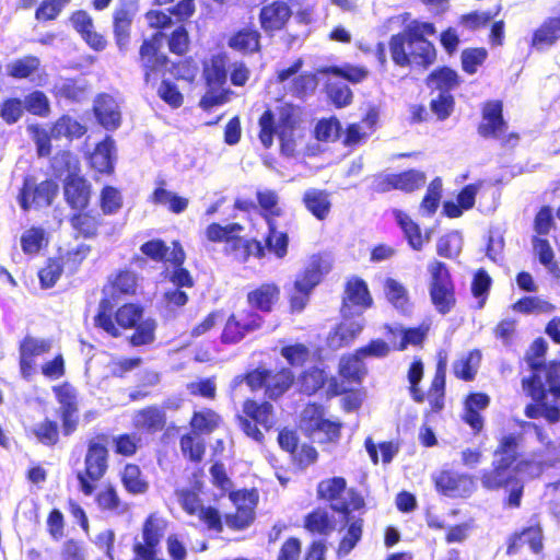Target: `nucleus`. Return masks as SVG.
Wrapping results in <instances>:
<instances>
[{
	"instance_id": "1",
	"label": "nucleus",
	"mask_w": 560,
	"mask_h": 560,
	"mask_svg": "<svg viewBox=\"0 0 560 560\" xmlns=\"http://www.w3.org/2000/svg\"><path fill=\"white\" fill-rule=\"evenodd\" d=\"M136 290V273L128 269L118 270L103 289L105 296L100 300L94 326L113 338L120 337L126 330H133L128 342L132 347H141L155 340L156 320L144 318V307L139 303H124L116 310L113 305V301L131 296Z\"/></svg>"
},
{
	"instance_id": "2",
	"label": "nucleus",
	"mask_w": 560,
	"mask_h": 560,
	"mask_svg": "<svg viewBox=\"0 0 560 560\" xmlns=\"http://www.w3.org/2000/svg\"><path fill=\"white\" fill-rule=\"evenodd\" d=\"M522 442L521 433L503 434L493 452L498 460L492 463L491 468L483 469L480 474V482L486 491H506L502 501L504 509L516 510L522 505L525 482L517 476L518 474L534 479L540 477L544 470V463L522 456Z\"/></svg>"
},
{
	"instance_id": "3",
	"label": "nucleus",
	"mask_w": 560,
	"mask_h": 560,
	"mask_svg": "<svg viewBox=\"0 0 560 560\" xmlns=\"http://www.w3.org/2000/svg\"><path fill=\"white\" fill-rule=\"evenodd\" d=\"M317 499L329 503L332 512L342 516L340 530L343 532L337 546L338 557L348 556L362 540L364 518L351 515L365 508L363 495L354 488L348 489L343 477H331L318 482Z\"/></svg>"
},
{
	"instance_id": "4",
	"label": "nucleus",
	"mask_w": 560,
	"mask_h": 560,
	"mask_svg": "<svg viewBox=\"0 0 560 560\" xmlns=\"http://www.w3.org/2000/svg\"><path fill=\"white\" fill-rule=\"evenodd\" d=\"M532 372L522 380V388L532 399L524 408L528 419L560 421V363H532Z\"/></svg>"
},
{
	"instance_id": "5",
	"label": "nucleus",
	"mask_w": 560,
	"mask_h": 560,
	"mask_svg": "<svg viewBox=\"0 0 560 560\" xmlns=\"http://www.w3.org/2000/svg\"><path fill=\"white\" fill-rule=\"evenodd\" d=\"M436 32L431 22L412 21L401 32L393 34L388 48L393 62L400 68L412 65L428 69L436 61L438 52L434 44L425 36Z\"/></svg>"
},
{
	"instance_id": "6",
	"label": "nucleus",
	"mask_w": 560,
	"mask_h": 560,
	"mask_svg": "<svg viewBox=\"0 0 560 560\" xmlns=\"http://www.w3.org/2000/svg\"><path fill=\"white\" fill-rule=\"evenodd\" d=\"M162 32H155L141 40L138 48L137 62L145 85L155 86L167 71H175L174 79L192 83L197 77L198 66L191 58L171 61L161 50Z\"/></svg>"
},
{
	"instance_id": "7",
	"label": "nucleus",
	"mask_w": 560,
	"mask_h": 560,
	"mask_svg": "<svg viewBox=\"0 0 560 560\" xmlns=\"http://www.w3.org/2000/svg\"><path fill=\"white\" fill-rule=\"evenodd\" d=\"M258 139L261 145L270 149L277 136L280 151L285 156L295 154L298 142L304 136L299 109L290 103L280 105L277 113L267 107L258 118Z\"/></svg>"
},
{
	"instance_id": "8",
	"label": "nucleus",
	"mask_w": 560,
	"mask_h": 560,
	"mask_svg": "<svg viewBox=\"0 0 560 560\" xmlns=\"http://www.w3.org/2000/svg\"><path fill=\"white\" fill-rule=\"evenodd\" d=\"M109 435L105 432L95 433L86 441L83 468L75 472L79 491L91 497L109 469Z\"/></svg>"
},
{
	"instance_id": "9",
	"label": "nucleus",
	"mask_w": 560,
	"mask_h": 560,
	"mask_svg": "<svg viewBox=\"0 0 560 560\" xmlns=\"http://www.w3.org/2000/svg\"><path fill=\"white\" fill-rule=\"evenodd\" d=\"M245 228L238 222L222 225L212 222L207 225L205 236L210 243H223V253L234 261L246 264L250 257H255L256 238L246 237L242 233Z\"/></svg>"
},
{
	"instance_id": "10",
	"label": "nucleus",
	"mask_w": 560,
	"mask_h": 560,
	"mask_svg": "<svg viewBox=\"0 0 560 560\" xmlns=\"http://www.w3.org/2000/svg\"><path fill=\"white\" fill-rule=\"evenodd\" d=\"M228 56L224 52H218L202 61V79L207 88L206 93L199 101V106L206 112L213 107L226 104L233 91L224 88L228 79Z\"/></svg>"
},
{
	"instance_id": "11",
	"label": "nucleus",
	"mask_w": 560,
	"mask_h": 560,
	"mask_svg": "<svg viewBox=\"0 0 560 560\" xmlns=\"http://www.w3.org/2000/svg\"><path fill=\"white\" fill-rule=\"evenodd\" d=\"M294 374L289 368L272 371L259 365L235 376L233 382L235 385L246 383L252 392L264 388L265 395L269 399L277 400L289 390L294 383Z\"/></svg>"
},
{
	"instance_id": "12",
	"label": "nucleus",
	"mask_w": 560,
	"mask_h": 560,
	"mask_svg": "<svg viewBox=\"0 0 560 560\" xmlns=\"http://www.w3.org/2000/svg\"><path fill=\"white\" fill-rule=\"evenodd\" d=\"M429 295L431 303L441 315L448 314L456 305V290L450 268L441 260L428 265Z\"/></svg>"
},
{
	"instance_id": "13",
	"label": "nucleus",
	"mask_w": 560,
	"mask_h": 560,
	"mask_svg": "<svg viewBox=\"0 0 560 560\" xmlns=\"http://www.w3.org/2000/svg\"><path fill=\"white\" fill-rule=\"evenodd\" d=\"M235 420L242 432L261 444L265 441V434L259 429L270 430L273 424V406L267 400L258 401L254 398H247L243 401L242 413L236 415Z\"/></svg>"
},
{
	"instance_id": "14",
	"label": "nucleus",
	"mask_w": 560,
	"mask_h": 560,
	"mask_svg": "<svg viewBox=\"0 0 560 560\" xmlns=\"http://www.w3.org/2000/svg\"><path fill=\"white\" fill-rule=\"evenodd\" d=\"M57 194L58 185L54 179L37 183L35 176L25 175L18 194V202L24 211L32 207L46 208L52 205Z\"/></svg>"
},
{
	"instance_id": "15",
	"label": "nucleus",
	"mask_w": 560,
	"mask_h": 560,
	"mask_svg": "<svg viewBox=\"0 0 560 560\" xmlns=\"http://www.w3.org/2000/svg\"><path fill=\"white\" fill-rule=\"evenodd\" d=\"M264 323L262 316L253 310L232 313L223 325L220 341L222 345H236L247 335L259 330Z\"/></svg>"
},
{
	"instance_id": "16",
	"label": "nucleus",
	"mask_w": 560,
	"mask_h": 560,
	"mask_svg": "<svg viewBox=\"0 0 560 560\" xmlns=\"http://www.w3.org/2000/svg\"><path fill=\"white\" fill-rule=\"evenodd\" d=\"M420 394L422 395V397H419L417 394H413L410 397L417 404H422L424 401L428 402L429 407L428 409L424 410L425 418H429L432 415L440 413L444 409L446 398L445 357L439 358L428 390L423 392L420 388Z\"/></svg>"
},
{
	"instance_id": "17",
	"label": "nucleus",
	"mask_w": 560,
	"mask_h": 560,
	"mask_svg": "<svg viewBox=\"0 0 560 560\" xmlns=\"http://www.w3.org/2000/svg\"><path fill=\"white\" fill-rule=\"evenodd\" d=\"M432 481L438 493L450 498L466 499L476 491L472 475L453 469H441L432 476Z\"/></svg>"
},
{
	"instance_id": "18",
	"label": "nucleus",
	"mask_w": 560,
	"mask_h": 560,
	"mask_svg": "<svg viewBox=\"0 0 560 560\" xmlns=\"http://www.w3.org/2000/svg\"><path fill=\"white\" fill-rule=\"evenodd\" d=\"M52 393L59 404L58 417L63 423V436L68 438L80 424L78 393L69 382L54 386Z\"/></svg>"
},
{
	"instance_id": "19",
	"label": "nucleus",
	"mask_w": 560,
	"mask_h": 560,
	"mask_svg": "<svg viewBox=\"0 0 560 560\" xmlns=\"http://www.w3.org/2000/svg\"><path fill=\"white\" fill-rule=\"evenodd\" d=\"M425 174L415 168L395 174H377L373 179V189L378 194L390 190H400L408 194L421 188L425 184Z\"/></svg>"
},
{
	"instance_id": "20",
	"label": "nucleus",
	"mask_w": 560,
	"mask_h": 560,
	"mask_svg": "<svg viewBox=\"0 0 560 560\" xmlns=\"http://www.w3.org/2000/svg\"><path fill=\"white\" fill-rule=\"evenodd\" d=\"M373 304L374 300L366 281L358 276L348 278L345 283L340 306L343 318L351 315L354 310L362 314L371 308Z\"/></svg>"
},
{
	"instance_id": "21",
	"label": "nucleus",
	"mask_w": 560,
	"mask_h": 560,
	"mask_svg": "<svg viewBox=\"0 0 560 560\" xmlns=\"http://www.w3.org/2000/svg\"><path fill=\"white\" fill-rule=\"evenodd\" d=\"M505 544L508 556L517 555L525 546L535 555L541 553L544 550V529L537 516L534 515L530 518L529 525L511 533Z\"/></svg>"
},
{
	"instance_id": "22",
	"label": "nucleus",
	"mask_w": 560,
	"mask_h": 560,
	"mask_svg": "<svg viewBox=\"0 0 560 560\" xmlns=\"http://www.w3.org/2000/svg\"><path fill=\"white\" fill-rule=\"evenodd\" d=\"M51 340L46 338H36L26 335L19 342V368L21 376L28 381L36 373L37 357L47 354L51 350Z\"/></svg>"
},
{
	"instance_id": "23",
	"label": "nucleus",
	"mask_w": 560,
	"mask_h": 560,
	"mask_svg": "<svg viewBox=\"0 0 560 560\" xmlns=\"http://www.w3.org/2000/svg\"><path fill=\"white\" fill-rule=\"evenodd\" d=\"M69 23L86 46L93 51H103L108 46L105 34L97 32L93 16L83 9L74 10L69 15Z\"/></svg>"
},
{
	"instance_id": "24",
	"label": "nucleus",
	"mask_w": 560,
	"mask_h": 560,
	"mask_svg": "<svg viewBox=\"0 0 560 560\" xmlns=\"http://www.w3.org/2000/svg\"><path fill=\"white\" fill-rule=\"evenodd\" d=\"M277 441L280 448L288 452L292 462L300 468L313 465L318 458V453L313 445L304 443L299 447L300 438L293 429L279 430Z\"/></svg>"
},
{
	"instance_id": "25",
	"label": "nucleus",
	"mask_w": 560,
	"mask_h": 560,
	"mask_svg": "<svg viewBox=\"0 0 560 560\" xmlns=\"http://www.w3.org/2000/svg\"><path fill=\"white\" fill-rule=\"evenodd\" d=\"M136 13L137 4L133 0H121L113 11V35L119 51H126L129 47Z\"/></svg>"
},
{
	"instance_id": "26",
	"label": "nucleus",
	"mask_w": 560,
	"mask_h": 560,
	"mask_svg": "<svg viewBox=\"0 0 560 560\" xmlns=\"http://www.w3.org/2000/svg\"><path fill=\"white\" fill-rule=\"evenodd\" d=\"M63 199L67 206L73 210H85L92 200V185L77 172H70L62 184Z\"/></svg>"
},
{
	"instance_id": "27",
	"label": "nucleus",
	"mask_w": 560,
	"mask_h": 560,
	"mask_svg": "<svg viewBox=\"0 0 560 560\" xmlns=\"http://www.w3.org/2000/svg\"><path fill=\"white\" fill-rule=\"evenodd\" d=\"M235 511L225 515L226 525L233 530L247 528L255 520V501L247 490H234L229 493Z\"/></svg>"
},
{
	"instance_id": "28",
	"label": "nucleus",
	"mask_w": 560,
	"mask_h": 560,
	"mask_svg": "<svg viewBox=\"0 0 560 560\" xmlns=\"http://www.w3.org/2000/svg\"><path fill=\"white\" fill-rule=\"evenodd\" d=\"M482 120L478 125V133L485 139H499L505 136L508 122L503 117L501 100L487 101L481 109Z\"/></svg>"
},
{
	"instance_id": "29",
	"label": "nucleus",
	"mask_w": 560,
	"mask_h": 560,
	"mask_svg": "<svg viewBox=\"0 0 560 560\" xmlns=\"http://www.w3.org/2000/svg\"><path fill=\"white\" fill-rule=\"evenodd\" d=\"M331 260L322 254L313 255L307 266L296 277L294 288L298 293L310 294L331 269Z\"/></svg>"
},
{
	"instance_id": "30",
	"label": "nucleus",
	"mask_w": 560,
	"mask_h": 560,
	"mask_svg": "<svg viewBox=\"0 0 560 560\" xmlns=\"http://www.w3.org/2000/svg\"><path fill=\"white\" fill-rule=\"evenodd\" d=\"M267 233L262 240L256 238L255 258L262 259L267 254L277 259H283L288 255L289 235L287 232L278 231L277 222H266Z\"/></svg>"
},
{
	"instance_id": "31",
	"label": "nucleus",
	"mask_w": 560,
	"mask_h": 560,
	"mask_svg": "<svg viewBox=\"0 0 560 560\" xmlns=\"http://www.w3.org/2000/svg\"><path fill=\"white\" fill-rule=\"evenodd\" d=\"M291 16L292 10L288 2L283 0H273L261 7L258 20L261 30L268 35H273L276 32L285 28Z\"/></svg>"
},
{
	"instance_id": "32",
	"label": "nucleus",
	"mask_w": 560,
	"mask_h": 560,
	"mask_svg": "<svg viewBox=\"0 0 560 560\" xmlns=\"http://www.w3.org/2000/svg\"><path fill=\"white\" fill-rule=\"evenodd\" d=\"M281 301V288L277 282H261L246 294V302L250 310L269 314L275 311Z\"/></svg>"
},
{
	"instance_id": "33",
	"label": "nucleus",
	"mask_w": 560,
	"mask_h": 560,
	"mask_svg": "<svg viewBox=\"0 0 560 560\" xmlns=\"http://www.w3.org/2000/svg\"><path fill=\"white\" fill-rule=\"evenodd\" d=\"M311 411L310 416H303L307 434L313 435L315 432H323L325 436L319 443H337L341 438L342 422L325 419L322 408L315 404L311 406Z\"/></svg>"
},
{
	"instance_id": "34",
	"label": "nucleus",
	"mask_w": 560,
	"mask_h": 560,
	"mask_svg": "<svg viewBox=\"0 0 560 560\" xmlns=\"http://www.w3.org/2000/svg\"><path fill=\"white\" fill-rule=\"evenodd\" d=\"M378 117V109L370 107L360 121L347 125L341 140L342 144L353 148L364 143L376 130Z\"/></svg>"
},
{
	"instance_id": "35",
	"label": "nucleus",
	"mask_w": 560,
	"mask_h": 560,
	"mask_svg": "<svg viewBox=\"0 0 560 560\" xmlns=\"http://www.w3.org/2000/svg\"><path fill=\"white\" fill-rule=\"evenodd\" d=\"M68 222L72 229L74 240L97 237L100 229L104 224L101 214L89 208L70 213Z\"/></svg>"
},
{
	"instance_id": "36",
	"label": "nucleus",
	"mask_w": 560,
	"mask_h": 560,
	"mask_svg": "<svg viewBox=\"0 0 560 560\" xmlns=\"http://www.w3.org/2000/svg\"><path fill=\"white\" fill-rule=\"evenodd\" d=\"M164 530L165 523L154 514H150L142 524L141 540L133 541L131 551L159 553Z\"/></svg>"
},
{
	"instance_id": "37",
	"label": "nucleus",
	"mask_w": 560,
	"mask_h": 560,
	"mask_svg": "<svg viewBox=\"0 0 560 560\" xmlns=\"http://www.w3.org/2000/svg\"><path fill=\"white\" fill-rule=\"evenodd\" d=\"M490 397L482 392L469 393L464 399V411L462 420L470 427L475 434H479L485 424L483 417L480 411L488 408Z\"/></svg>"
},
{
	"instance_id": "38",
	"label": "nucleus",
	"mask_w": 560,
	"mask_h": 560,
	"mask_svg": "<svg viewBox=\"0 0 560 560\" xmlns=\"http://www.w3.org/2000/svg\"><path fill=\"white\" fill-rule=\"evenodd\" d=\"M132 425L138 431L155 434L165 429L166 413L161 407L149 405L135 412Z\"/></svg>"
},
{
	"instance_id": "39",
	"label": "nucleus",
	"mask_w": 560,
	"mask_h": 560,
	"mask_svg": "<svg viewBox=\"0 0 560 560\" xmlns=\"http://www.w3.org/2000/svg\"><path fill=\"white\" fill-rule=\"evenodd\" d=\"M186 253L178 240L172 242L171 256L168 261L173 266V270L168 277L170 282L176 288H192L195 280L190 271L184 268Z\"/></svg>"
},
{
	"instance_id": "40",
	"label": "nucleus",
	"mask_w": 560,
	"mask_h": 560,
	"mask_svg": "<svg viewBox=\"0 0 560 560\" xmlns=\"http://www.w3.org/2000/svg\"><path fill=\"white\" fill-rule=\"evenodd\" d=\"M189 431L198 435H210L223 424L222 416L210 407L195 409L188 421Z\"/></svg>"
},
{
	"instance_id": "41",
	"label": "nucleus",
	"mask_w": 560,
	"mask_h": 560,
	"mask_svg": "<svg viewBox=\"0 0 560 560\" xmlns=\"http://www.w3.org/2000/svg\"><path fill=\"white\" fill-rule=\"evenodd\" d=\"M261 35L259 31L253 26H245L235 31L228 39V46L244 56L254 55L261 49Z\"/></svg>"
},
{
	"instance_id": "42",
	"label": "nucleus",
	"mask_w": 560,
	"mask_h": 560,
	"mask_svg": "<svg viewBox=\"0 0 560 560\" xmlns=\"http://www.w3.org/2000/svg\"><path fill=\"white\" fill-rule=\"evenodd\" d=\"M302 526L312 536L327 537L335 530L336 523L326 508L316 506L304 515Z\"/></svg>"
},
{
	"instance_id": "43",
	"label": "nucleus",
	"mask_w": 560,
	"mask_h": 560,
	"mask_svg": "<svg viewBox=\"0 0 560 560\" xmlns=\"http://www.w3.org/2000/svg\"><path fill=\"white\" fill-rule=\"evenodd\" d=\"M90 166L98 174L112 175L115 171V143L106 136L90 155Z\"/></svg>"
},
{
	"instance_id": "44",
	"label": "nucleus",
	"mask_w": 560,
	"mask_h": 560,
	"mask_svg": "<svg viewBox=\"0 0 560 560\" xmlns=\"http://www.w3.org/2000/svg\"><path fill=\"white\" fill-rule=\"evenodd\" d=\"M93 114L106 129H116L120 125V113L115 100L109 94L101 93L95 97Z\"/></svg>"
},
{
	"instance_id": "45",
	"label": "nucleus",
	"mask_w": 560,
	"mask_h": 560,
	"mask_svg": "<svg viewBox=\"0 0 560 560\" xmlns=\"http://www.w3.org/2000/svg\"><path fill=\"white\" fill-rule=\"evenodd\" d=\"M42 67L40 59L35 55H24L12 59L5 65V75L15 81H32Z\"/></svg>"
},
{
	"instance_id": "46",
	"label": "nucleus",
	"mask_w": 560,
	"mask_h": 560,
	"mask_svg": "<svg viewBox=\"0 0 560 560\" xmlns=\"http://www.w3.org/2000/svg\"><path fill=\"white\" fill-rule=\"evenodd\" d=\"M460 78L456 70L448 66H440L432 70L425 78V84L432 91L440 94H451L460 84Z\"/></svg>"
},
{
	"instance_id": "47",
	"label": "nucleus",
	"mask_w": 560,
	"mask_h": 560,
	"mask_svg": "<svg viewBox=\"0 0 560 560\" xmlns=\"http://www.w3.org/2000/svg\"><path fill=\"white\" fill-rule=\"evenodd\" d=\"M302 202L314 218L324 221L331 210V194L325 189L310 188L304 191Z\"/></svg>"
},
{
	"instance_id": "48",
	"label": "nucleus",
	"mask_w": 560,
	"mask_h": 560,
	"mask_svg": "<svg viewBox=\"0 0 560 560\" xmlns=\"http://www.w3.org/2000/svg\"><path fill=\"white\" fill-rule=\"evenodd\" d=\"M560 39V16L546 19L533 33L530 47L541 51Z\"/></svg>"
},
{
	"instance_id": "49",
	"label": "nucleus",
	"mask_w": 560,
	"mask_h": 560,
	"mask_svg": "<svg viewBox=\"0 0 560 560\" xmlns=\"http://www.w3.org/2000/svg\"><path fill=\"white\" fill-rule=\"evenodd\" d=\"M119 479L124 489L129 494H143L149 489V482L140 466L136 463L125 464L119 471Z\"/></svg>"
},
{
	"instance_id": "50",
	"label": "nucleus",
	"mask_w": 560,
	"mask_h": 560,
	"mask_svg": "<svg viewBox=\"0 0 560 560\" xmlns=\"http://www.w3.org/2000/svg\"><path fill=\"white\" fill-rule=\"evenodd\" d=\"M51 132L55 140L66 138L73 141L82 138L88 132V127L71 115L62 114L51 124Z\"/></svg>"
},
{
	"instance_id": "51",
	"label": "nucleus",
	"mask_w": 560,
	"mask_h": 560,
	"mask_svg": "<svg viewBox=\"0 0 560 560\" xmlns=\"http://www.w3.org/2000/svg\"><path fill=\"white\" fill-rule=\"evenodd\" d=\"M36 441L47 447H55L59 444L61 435L63 436V423L45 417L40 422L35 424L31 430Z\"/></svg>"
},
{
	"instance_id": "52",
	"label": "nucleus",
	"mask_w": 560,
	"mask_h": 560,
	"mask_svg": "<svg viewBox=\"0 0 560 560\" xmlns=\"http://www.w3.org/2000/svg\"><path fill=\"white\" fill-rule=\"evenodd\" d=\"M94 502L101 512L110 514H121L126 510V505L121 500L116 486L107 482L100 491L94 492Z\"/></svg>"
},
{
	"instance_id": "53",
	"label": "nucleus",
	"mask_w": 560,
	"mask_h": 560,
	"mask_svg": "<svg viewBox=\"0 0 560 560\" xmlns=\"http://www.w3.org/2000/svg\"><path fill=\"white\" fill-rule=\"evenodd\" d=\"M480 362V350L472 349L453 362L452 372L457 380L472 382L478 373Z\"/></svg>"
},
{
	"instance_id": "54",
	"label": "nucleus",
	"mask_w": 560,
	"mask_h": 560,
	"mask_svg": "<svg viewBox=\"0 0 560 560\" xmlns=\"http://www.w3.org/2000/svg\"><path fill=\"white\" fill-rule=\"evenodd\" d=\"M179 450L186 460L200 464L205 458L207 445L201 435L188 431L179 438Z\"/></svg>"
},
{
	"instance_id": "55",
	"label": "nucleus",
	"mask_w": 560,
	"mask_h": 560,
	"mask_svg": "<svg viewBox=\"0 0 560 560\" xmlns=\"http://www.w3.org/2000/svg\"><path fill=\"white\" fill-rule=\"evenodd\" d=\"M363 323L355 320H342L329 335L330 345L334 348H342L351 345L363 330Z\"/></svg>"
},
{
	"instance_id": "56",
	"label": "nucleus",
	"mask_w": 560,
	"mask_h": 560,
	"mask_svg": "<svg viewBox=\"0 0 560 560\" xmlns=\"http://www.w3.org/2000/svg\"><path fill=\"white\" fill-rule=\"evenodd\" d=\"M394 217L397 224L402 230L409 246L415 250H421L424 238L421 234L420 226L401 210H395Z\"/></svg>"
},
{
	"instance_id": "57",
	"label": "nucleus",
	"mask_w": 560,
	"mask_h": 560,
	"mask_svg": "<svg viewBox=\"0 0 560 560\" xmlns=\"http://www.w3.org/2000/svg\"><path fill=\"white\" fill-rule=\"evenodd\" d=\"M327 381L324 369L311 366L299 375V390L306 396H312L323 388Z\"/></svg>"
},
{
	"instance_id": "58",
	"label": "nucleus",
	"mask_w": 560,
	"mask_h": 560,
	"mask_svg": "<svg viewBox=\"0 0 560 560\" xmlns=\"http://www.w3.org/2000/svg\"><path fill=\"white\" fill-rule=\"evenodd\" d=\"M256 199L260 208V215L265 222H276V218L282 214V210L279 207V196L276 190H257Z\"/></svg>"
},
{
	"instance_id": "59",
	"label": "nucleus",
	"mask_w": 560,
	"mask_h": 560,
	"mask_svg": "<svg viewBox=\"0 0 560 560\" xmlns=\"http://www.w3.org/2000/svg\"><path fill=\"white\" fill-rule=\"evenodd\" d=\"M113 451L117 456L133 457L142 446V439L136 432H122L112 439Z\"/></svg>"
},
{
	"instance_id": "60",
	"label": "nucleus",
	"mask_w": 560,
	"mask_h": 560,
	"mask_svg": "<svg viewBox=\"0 0 560 560\" xmlns=\"http://www.w3.org/2000/svg\"><path fill=\"white\" fill-rule=\"evenodd\" d=\"M339 375L348 384H360L365 373L362 357L357 354L343 358L339 364Z\"/></svg>"
},
{
	"instance_id": "61",
	"label": "nucleus",
	"mask_w": 560,
	"mask_h": 560,
	"mask_svg": "<svg viewBox=\"0 0 560 560\" xmlns=\"http://www.w3.org/2000/svg\"><path fill=\"white\" fill-rule=\"evenodd\" d=\"M200 492V483H197L194 488H179L175 490V497L187 515L194 516L203 506Z\"/></svg>"
},
{
	"instance_id": "62",
	"label": "nucleus",
	"mask_w": 560,
	"mask_h": 560,
	"mask_svg": "<svg viewBox=\"0 0 560 560\" xmlns=\"http://www.w3.org/2000/svg\"><path fill=\"white\" fill-rule=\"evenodd\" d=\"M430 324L424 322L416 327L401 328V339L395 349L404 351L408 346L422 348L425 339L428 338Z\"/></svg>"
},
{
	"instance_id": "63",
	"label": "nucleus",
	"mask_w": 560,
	"mask_h": 560,
	"mask_svg": "<svg viewBox=\"0 0 560 560\" xmlns=\"http://www.w3.org/2000/svg\"><path fill=\"white\" fill-rule=\"evenodd\" d=\"M122 205L124 199L118 188L112 185H105L101 189L98 206L101 208L102 214L114 215L119 212V210L122 208Z\"/></svg>"
},
{
	"instance_id": "64",
	"label": "nucleus",
	"mask_w": 560,
	"mask_h": 560,
	"mask_svg": "<svg viewBox=\"0 0 560 560\" xmlns=\"http://www.w3.org/2000/svg\"><path fill=\"white\" fill-rule=\"evenodd\" d=\"M27 131L35 143L38 158H48L52 152L51 139H54L51 128L49 131L39 124L30 125Z\"/></svg>"
}]
</instances>
